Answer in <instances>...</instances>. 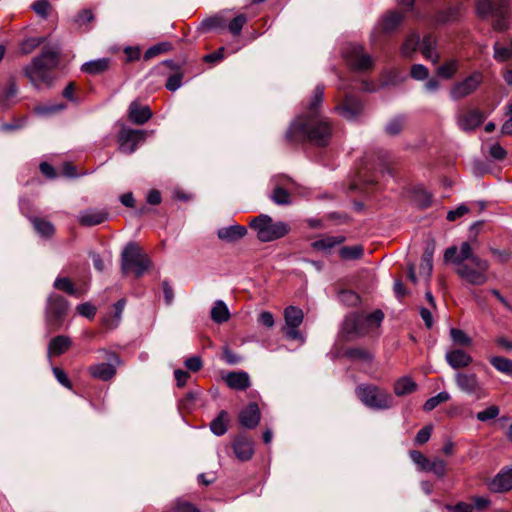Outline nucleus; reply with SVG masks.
<instances>
[{
    "label": "nucleus",
    "instance_id": "f257e3e1",
    "mask_svg": "<svg viewBox=\"0 0 512 512\" xmlns=\"http://www.w3.org/2000/svg\"><path fill=\"white\" fill-rule=\"evenodd\" d=\"M324 98V86L317 85L306 115L297 117L286 132V138L292 143L310 141L316 146H326L332 135L330 122L318 116V107Z\"/></svg>",
    "mask_w": 512,
    "mask_h": 512
},
{
    "label": "nucleus",
    "instance_id": "f03ea898",
    "mask_svg": "<svg viewBox=\"0 0 512 512\" xmlns=\"http://www.w3.org/2000/svg\"><path fill=\"white\" fill-rule=\"evenodd\" d=\"M472 242H462L460 247L451 246L445 250L444 261L455 265V272L459 278L473 286H482L487 283L490 264L488 260L474 253Z\"/></svg>",
    "mask_w": 512,
    "mask_h": 512
},
{
    "label": "nucleus",
    "instance_id": "7ed1b4c3",
    "mask_svg": "<svg viewBox=\"0 0 512 512\" xmlns=\"http://www.w3.org/2000/svg\"><path fill=\"white\" fill-rule=\"evenodd\" d=\"M59 48L49 46L43 48L40 55L34 57L30 64L23 68L25 76L37 89L50 86L52 77L50 72L59 64Z\"/></svg>",
    "mask_w": 512,
    "mask_h": 512
},
{
    "label": "nucleus",
    "instance_id": "20e7f679",
    "mask_svg": "<svg viewBox=\"0 0 512 512\" xmlns=\"http://www.w3.org/2000/svg\"><path fill=\"white\" fill-rule=\"evenodd\" d=\"M384 319V313L377 309L370 314L350 313L343 320L341 334L346 340L365 336L370 330L378 328Z\"/></svg>",
    "mask_w": 512,
    "mask_h": 512
},
{
    "label": "nucleus",
    "instance_id": "39448f33",
    "mask_svg": "<svg viewBox=\"0 0 512 512\" xmlns=\"http://www.w3.org/2000/svg\"><path fill=\"white\" fill-rule=\"evenodd\" d=\"M477 13L482 17L491 15L492 26L495 31H505L509 28L510 0H478Z\"/></svg>",
    "mask_w": 512,
    "mask_h": 512
},
{
    "label": "nucleus",
    "instance_id": "423d86ee",
    "mask_svg": "<svg viewBox=\"0 0 512 512\" xmlns=\"http://www.w3.org/2000/svg\"><path fill=\"white\" fill-rule=\"evenodd\" d=\"M250 227L257 233V238L261 242H271L287 235L290 227L286 222H274L273 219L266 214H261L250 222Z\"/></svg>",
    "mask_w": 512,
    "mask_h": 512
},
{
    "label": "nucleus",
    "instance_id": "0eeeda50",
    "mask_svg": "<svg viewBox=\"0 0 512 512\" xmlns=\"http://www.w3.org/2000/svg\"><path fill=\"white\" fill-rule=\"evenodd\" d=\"M355 393L365 406L375 410H386L394 404L392 395L376 385L361 384Z\"/></svg>",
    "mask_w": 512,
    "mask_h": 512
},
{
    "label": "nucleus",
    "instance_id": "6e6552de",
    "mask_svg": "<svg viewBox=\"0 0 512 512\" xmlns=\"http://www.w3.org/2000/svg\"><path fill=\"white\" fill-rule=\"evenodd\" d=\"M149 258L141 252L135 242H129L121 253V270L123 274L134 271L137 277H141L150 267Z\"/></svg>",
    "mask_w": 512,
    "mask_h": 512
},
{
    "label": "nucleus",
    "instance_id": "1a4fd4ad",
    "mask_svg": "<svg viewBox=\"0 0 512 512\" xmlns=\"http://www.w3.org/2000/svg\"><path fill=\"white\" fill-rule=\"evenodd\" d=\"M69 311L68 301L61 295L52 293L47 298L45 322L51 331L59 330Z\"/></svg>",
    "mask_w": 512,
    "mask_h": 512
},
{
    "label": "nucleus",
    "instance_id": "9d476101",
    "mask_svg": "<svg viewBox=\"0 0 512 512\" xmlns=\"http://www.w3.org/2000/svg\"><path fill=\"white\" fill-rule=\"evenodd\" d=\"M458 389L476 400L488 397L489 393L475 373L458 372L454 376Z\"/></svg>",
    "mask_w": 512,
    "mask_h": 512
},
{
    "label": "nucleus",
    "instance_id": "9b49d317",
    "mask_svg": "<svg viewBox=\"0 0 512 512\" xmlns=\"http://www.w3.org/2000/svg\"><path fill=\"white\" fill-rule=\"evenodd\" d=\"M483 82V74L474 71L463 80L456 82L450 89V97L453 100L463 99L474 93Z\"/></svg>",
    "mask_w": 512,
    "mask_h": 512
},
{
    "label": "nucleus",
    "instance_id": "f8f14e48",
    "mask_svg": "<svg viewBox=\"0 0 512 512\" xmlns=\"http://www.w3.org/2000/svg\"><path fill=\"white\" fill-rule=\"evenodd\" d=\"M285 326L283 332L285 337L289 340H299L304 342V337L299 331V326L303 322V311L295 306H289L284 311Z\"/></svg>",
    "mask_w": 512,
    "mask_h": 512
},
{
    "label": "nucleus",
    "instance_id": "ddd939ff",
    "mask_svg": "<svg viewBox=\"0 0 512 512\" xmlns=\"http://www.w3.org/2000/svg\"><path fill=\"white\" fill-rule=\"evenodd\" d=\"M344 57L347 63L358 71L369 70L374 65L372 57L364 52V47L361 45L352 44L347 46Z\"/></svg>",
    "mask_w": 512,
    "mask_h": 512
},
{
    "label": "nucleus",
    "instance_id": "4468645a",
    "mask_svg": "<svg viewBox=\"0 0 512 512\" xmlns=\"http://www.w3.org/2000/svg\"><path fill=\"white\" fill-rule=\"evenodd\" d=\"M107 363H98L88 368L89 374L96 379L108 381L116 374V366L120 364V358L113 352L103 351Z\"/></svg>",
    "mask_w": 512,
    "mask_h": 512
},
{
    "label": "nucleus",
    "instance_id": "2eb2a0df",
    "mask_svg": "<svg viewBox=\"0 0 512 512\" xmlns=\"http://www.w3.org/2000/svg\"><path fill=\"white\" fill-rule=\"evenodd\" d=\"M146 132L144 130H134L126 126H122L119 135V149L123 153L131 154L136 150L137 144L144 141Z\"/></svg>",
    "mask_w": 512,
    "mask_h": 512
},
{
    "label": "nucleus",
    "instance_id": "dca6fc26",
    "mask_svg": "<svg viewBox=\"0 0 512 512\" xmlns=\"http://www.w3.org/2000/svg\"><path fill=\"white\" fill-rule=\"evenodd\" d=\"M404 14L399 11H389L382 16L378 24L375 26L371 37L376 38L378 32L391 33L393 32L403 21Z\"/></svg>",
    "mask_w": 512,
    "mask_h": 512
},
{
    "label": "nucleus",
    "instance_id": "f3484780",
    "mask_svg": "<svg viewBox=\"0 0 512 512\" xmlns=\"http://www.w3.org/2000/svg\"><path fill=\"white\" fill-rule=\"evenodd\" d=\"M484 120V115L477 109L469 110L467 112L458 113L456 116V122L458 127L465 132L473 131Z\"/></svg>",
    "mask_w": 512,
    "mask_h": 512
},
{
    "label": "nucleus",
    "instance_id": "a211bd4d",
    "mask_svg": "<svg viewBox=\"0 0 512 512\" xmlns=\"http://www.w3.org/2000/svg\"><path fill=\"white\" fill-rule=\"evenodd\" d=\"M272 182L275 186L270 199L277 205H289L291 203L290 193L282 185L292 183V180L286 176H276Z\"/></svg>",
    "mask_w": 512,
    "mask_h": 512
},
{
    "label": "nucleus",
    "instance_id": "6ab92c4d",
    "mask_svg": "<svg viewBox=\"0 0 512 512\" xmlns=\"http://www.w3.org/2000/svg\"><path fill=\"white\" fill-rule=\"evenodd\" d=\"M362 103L353 96H346L344 101L336 107L338 113L346 120H355L362 112Z\"/></svg>",
    "mask_w": 512,
    "mask_h": 512
},
{
    "label": "nucleus",
    "instance_id": "aec40b11",
    "mask_svg": "<svg viewBox=\"0 0 512 512\" xmlns=\"http://www.w3.org/2000/svg\"><path fill=\"white\" fill-rule=\"evenodd\" d=\"M489 490L502 493L512 489V467L502 469L488 484Z\"/></svg>",
    "mask_w": 512,
    "mask_h": 512
},
{
    "label": "nucleus",
    "instance_id": "412c9836",
    "mask_svg": "<svg viewBox=\"0 0 512 512\" xmlns=\"http://www.w3.org/2000/svg\"><path fill=\"white\" fill-rule=\"evenodd\" d=\"M108 213L105 209L88 208L78 214V221L82 226H95L107 220Z\"/></svg>",
    "mask_w": 512,
    "mask_h": 512
},
{
    "label": "nucleus",
    "instance_id": "4be33fe9",
    "mask_svg": "<svg viewBox=\"0 0 512 512\" xmlns=\"http://www.w3.org/2000/svg\"><path fill=\"white\" fill-rule=\"evenodd\" d=\"M445 360L452 369L468 367L472 361V356L462 349H451L445 354Z\"/></svg>",
    "mask_w": 512,
    "mask_h": 512
},
{
    "label": "nucleus",
    "instance_id": "5701e85b",
    "mask_svg": "<svg viewBox=\"0 0 512 512\" xmlns=\"http://www.w3.org/2000/svg\"><path fill=\"white\" fill-rule=\"evenodd\" d=\"M260 416L258 405L250 403L239 413V422L247 429H254L260 422Z\"/></svg>",
    "mask_w": 512,
    "mask_h": 512
},
{
    "label": "nucleus",
    "instance_id": "b1692460",
    "mask_svg": "<svg viewBox=\"0 0 512 512\" xmlns=\"http://www.w3.org/2000/svg\"><path fill=\"white\" fill-rule=\"evenodd\" d=\"M227 386L233 390L243 391L251 386L250 376L245 371H233L224 377Z\"/></svg>",
    "mask_w": 512,
    "mask_h": 512
},
{
    "label": "nucleus",
    "instance_id": "393cba45",
    "mask_svg": "<svg viewBox=\"0 0 512 512\" xmlns=\"http://www.w3.org/2000/svg\"><path fill=\"white\" fill-rule=\"evenodd\" d=\"M72 346V340L70 337L66 335H58L53 337L47 349V354L49 357H56L67 352Z\"/></svg>",
    "mask_w": 512,
    "mask_h": 512
},
{
    "label": "nucleus",
    "instance_id": "a878e982",
    "mask_svg": "<svg viewBox=\"0 0 512 512\" xmlns=\"http://www.w3.org/2000/svg\"><path fill=\"white\" fill-rule=\"evenodd\" d=\"M246 234V227L238 224L222 227L217 231L218 238L228 243H234L242 239Z\"/></svg>",
    "mask_w": 512,
    "mask_h": 512
},
{
    "label": "nucleus",
    "instance_id": "bb28decb",
    "mask_svg": "<svg viewBox=\"0 0 512 512\" xmlns=\"http://www.w3.org/2000/svg\"><path fill=\"white\" fill-rule=\"evenodd\" d=\"M233 450L239 460L247 461L254 453L253 442L247 437L239 436L233 443Z\"/></svg>",
    "mask_w": 512,
    "mask_h": 512
},
{
    "label": "nucleus",
    "instance_id": "cd10ccee",
    "mask_svg": "<svg viewBox=\"0 0 512 512\" xmlns=\"http://www.w3.org/2000/svg\"><path fill=\"white\" fill-rule=\"evenodd\" d=\"M152 117V112L148 106H140L137 102H132L129 106V119L131 122L142 125Z\"/></svg>",
    "mask_w": 512,
    "mask_h": 512
},
{
    "label": "nucleus",
    "instance_id": "c85d7f7f",
    "mask_svg": "<svg viewBox=\"0 0 512 512\" xmlns=\"http://www.w3.org/2000/svg\"><path fill=\"white\" fill-rule=\"evenodd\" d=\"M436 39L431 35H426L421 42V53L425 59L430 60L433 64L438 63L440 55L436 50Z\"/></svg>",
    "mask_w": 512,
    "mask_h": 512
},
{
    "label": "nucleus",
    "instance_id": "c756f323",
    "mask_svg": "<svg viewBox=\"0 0 512 512\" xmlns=\"http://www.w3.org/2000/svg\"><path fill=\"white\" fill-rule=\"evenodd\" d=\"M125 305H126V300L120 299L113 306V308H114L113 314H108L103 318V324L107 329H115L116 327H118V325L121 321V318H122V314H123Z\"/></svg>",
    "mask_w": 512,
    "mask_h": 512
},
{
    "label": "nucleus",
    "instance_id": "7c9ffc66",
    "mask_svg": "<svg viewBox=\"0 0 512 512\" xmlns=\"http://www.w3.org/2000/svg\"><path fill=\"white\" fill-rule=\"evenodd\" d=\"M433 255L434 245H428L422 255L420 264V275L424 276L427 280L430 279L433 270Z\"/></svg>",
    "mask_w": 512,
    "mask_h": 512
},
{
    "label": "nucleus",
    "instance_id": "2f4dec72",
    "mask_svg": "<svg viewBox=\"0 0 512 512\" xmlns=\"http://www.w3.org/2000/svg\"><path fill=\"white\" fill-rule=\"evenodd\" d=\"M211 319L218 324L224 323L229 320L230 312L227 305L222 300L215 301L211 309Z\"/></svg>",
    "mask_w": 512,
    "mask_h": 512
},
{
    "label": "nucleus",
    "instance_id": "473e14b6",
    "mask_svg": "<svg viewBox=\"0 0 512 512\" xmlns=\"http://www.w3.org/2000/svg\"><path fill=\"white\" fill-rule=\"evenodd\" d=\"M109 62L108 58L92 60L84 63L81 70L92 75L100 74L109 68Z\"/></svg>",
    "mask_w": 512,
    "mask_h": 512
},
{
    "label": "nucleus",
    "instance_id": "72a5a7b5",
    "mask_svg": "<svg viewBox=\"0 0 512 512\" xmlns=\"http://www.w3.org/2000/svg\"><path fill=\"white\" fill-rule=\"evenodd\" d=\"M459 69V61L455 58H451L440 65L437 70V76L443 79H451L457 73Z\"/></svg>",
    "mask_w": 512,
    "mask_h": 512
},
{
    "label": "nucleus",
    "instance_id": "f704fd0d",
    "mask_svg": "<svg viewBox=\"0 0 512 512\" xmlns=\"http://www.w3.org/2000/svg\"><path fill=\"white\" fill-rule=\"evenodd\" d=\"M229 415L225 410L219 412L218 416L210 423V429L216 436H222L227 432Z\"/></svg>",
    "mask_w": 512,
    "mask_h": 512
},
{
    "label": "nucleus",
    "instance_id": "c9c22d12",
    "mask_svg": "<svg viewBox=\"0 0 512 512\" xmlns=\"http://www.w3.org/2000/svg\"><path fill=\"white\" fill-rule=\"evenodd\" d=\"M416 383L409 377H402L394 384V393L403 396L416 390Z\"/></svg>",
    "mask_w": 512,
    "mask_h": 512
},
{
    "label": "nucleus",
    "instance_id": "e433bc0d",
    "mask_svg": "<svg viewBox=\"0 0 512 512\" xmlns=\"http://www.w3.org/2000/svg\"><path fill=\"white\" fill-rule=\"evenodd\" d=\"M420 45V36L418 34H410L401 46V54L403 57H410Z\"/></svg>",
    "mask_w": 512,
    "mask_h": 512
},
{
    "label": "nucleus",
    "instance_id": "4c0bfd02",
    "mask_svg": "<svg viewBox=\"0 0 512 512\" xmlns=\"http://www.w3.org/2000/svg\"><path fill=\"white\" fill-rule=\"evenodd\" d=\"M491 365L499 372L506 374L508 376H512V360L501 357V356H493L490 358Z\"/></svg>",
    "mask_w": 512,
    "mask_h": 512
},
{
    "label": "nucleus",
    "instance_id": "58836bf2",
    "mask_svg": "<svg viewBox=\"0 0 512 512\" xmlns=\"http://www.w3.org/2000/svg\"><path fill=\"white\" fill-rule=\"evenodd\" d=\"M343 241H344V237L328 236L323 239L314 241L312 243V247L316 250L327 251V250H330L331 248L335 247L336 245L342 243Z\"/></svg>",
    "mask_w": 512,
    "mask_h": 512
},
{
    "label": "nucleus",
    "instance_id": "ea45409f",
    "mask_svg": "<svg viewBox=\"0 0 512 512\" xmlns=\"http://www.w3.org/2000/svg\"><path fill=\"white\" fill-rule=\"evenodd\" d=\"M449 334L456 345L468 347L472 344V338L461 329L451 328Z\"/></svg>",
    "mask_w": 512,
    "mask_h": 512
},
{
    "label": "nucleus",
    "instance_id": "a19ab883",
    "mask_svg": "<svg viewBox=\"0 0 512 512\" xmlns=\"http://www.w3.org/2000/svg\"><path fill=\"white\" fill-rule=\"evenodd\" d=\"M33 227L35 230L42 236L49 237L54 233V226L51 222L46 221L40 218H33L32 220Z\"/></svg>",
    "mask_w": 512,
    "mask_h": 512
},
{
    "label": "nucleus",
    "instance_id": "79ce46f5",
    "mask_svg": "<svg viewBox=\"0 0 512 512\" xmlns=\"http://www.w3.org/2000/svg\"><path fill=\"white\" fill-rule=\"evenodd\" d=\"M363 248L360 245L345 246L339 251L340 257L345 260H355L363 256Z\"/></svg>",
    "mask_w": 512,
    "mask_h": 512
},
{
    "label": "nucleus",
    "instance_id": "37998d69",
    "mask_svg": "<svg viewBox=\"0 0 512 512\" xmlns=\"http://www.w3.org/2000/svg\"><path fill=\"white\" fill-rule=\"evenodd\" d=\"M450 399V395L448 392H440L437 395L430 397L426 400V402L423 405V409L427 412L432 411L435 409L439 404L444 403Z\"/></svg>",
    "mask_w": 512,
    "mask_h": 512
},
{
    "label": "nucleus",
    "instance_id": "c03bdc74",
    "mask_svg": "<svg viewBox=\"0 0 512 512\" xmlns=\"http://www.w3.org/2000/svg\"><path fill=\"white\" fill-rule=\"evenodd\" d=\"M500 414V409L497 405H490L486 409L479 411L476 418L480 422H488L497 418Z\"/></svg>",
    "mask_w": 512,
    "mask_h": 512
},
{
    "label": "nucleus",
    "instance_id": "a18cd8bd",
    "mask_svg": "<svg viewBox=\"0 0 512 512\" xmlns=\"http://www.w3.org/2000/svg\"><path fill=\"white\" fill-rule=\"evenodd\" d=\"M404 123L403 116H396L387 123L385 130L391 136L398 135L402 131Z\"/></svg>",
    "mask_w": 512,
    "mask_h": 512
},
{
    "label": "nucleus",
    "instance_id": "49530a36",
    "mask_svg": "<svg viewBox=\"0 0 512 512\" xmlns=\"http://www.w3.org/2000/svg\"><path fill=\"white\" fill-rule=\"evenodd\" d=\"M494 59L499 62H504L512 57V51L510 46H501L499 42H496L493 46Z\"/></svg>",
    "mask_w": 512,
    "mask_h": 512
},
{
    "label": "nucleus",
    "instance_id": "de8ad7c7",
    "mask_svg": "<svg viewBox=\"0 0 512 512\" xmlns=\"http://www.w3.org/2000/svg\"><path fill=\"white\" fill-rule=\"evenodd\" d=\"M346 357L352 360L371 361V354L362 348H350L345 351Z\"/></svg>",
    "mask_w": 512,
    "mask_h": 512
},
{
    "label": "nucleus",
    "instance_id": "09e8293b",
    "mask_svg": "<svg viewBox=\"0 0 512 512\" xmlns=\"http://www.w3.org/2000/svg\"><path fill=\"white\" fill-rule=\"evenodd\" d=\"M409 456L413 463L416 464L421 471H428L430 460L420 451L412 450L409 452Z\"/></svg>",
    "mask_w": 512,
    "mask_h": 512
},
{
    "label": "nucleus",
    "instance_id": "8fccbe9b",
    "mask_svg": "<svg viewBox=\"0 0 512 512\" xmlns=\"http://www.w3.org/2000/svg\"><path fill=\"white\" fill-rule=\"evenodd\" d=\"M54 288L62 290L70 295H75L76 290L74 288L73 283L69 278L66 277H58L54 281Z\"/></svg>",
    "mask_w": 512,
    "mask_h": 512
},
{
    "label": "nucleus",
    "instance_id": "3c124183",
    "mask_svg": "<svg viewBox=\"0 0 512 512\" xmlns=\"http://www.w3.org/2000/svg\"><path fill=\"white\" fill-rule=\"evenodd\" d=\"M33 11L41 18H47L51 9V5L47 0H37L32 4Z\"/></svg>",
    "mask_w": 512,
    "mask_h": 512
},
{
    "label": "nucleus",
    "instance_id": "603ef678",
    "mask_svg": "<svg viewBox=\"0 0 512 512\" xmlns=\"http://www.w3.org/2000/svg\"><path fill=\"white\" fill-rule=\"evenodd\" d=\"M247 21V18L244 14L237 15L232 21H230L228 25L229 31L233 35H239L243 29V26L245 25Z\"/></svg>",
    "mask_w": 512,
    "mask_h": 512
},
{
    "label": "nucleus",
    "instance_id": "864d4df0",
    "mask_svg": "<svg viewBox=\"0 0 512 512\" xmlns=\"http://www.w3.org/2000/svg\"><path fill=\"white\" fill-rule=\"evenodd\" d=\"M225 26V19L222 16H213L205 19L202 22V28L206 31L223 28Z\"/></svg>",
    "mask_w": 512,
    "mask_h": 512
},
{
    "label": "nucleus",
    "instance_id": "5fc2aeb1",
    "mask_svg": "<svg viewBox=\"0 0 512 512\" xmlns=\"http://www.w3.org/2000/svg\"><path fill=\"white\" fill-rule=\"evenodd\" d=\"M427 472H433L438 477H444L446 474V463L444 460L436 458L430 461Z\"/></svg>",
    "mask_w": 512,
    "mask_h": 512
},
{
    "label": "nucleus",
    "instance_id": "6e6d98bb",
    "mask_svg": "<svg viewBox=\"0 0 512 512\" xmlns=\"http://www.w3.org/2000/svg\"><path fill=\"white\" fill-rule=\"evenodd\" d=\"M431 194L425 189H418L415 192V201L421 208H427L431 205Z\"/></svg>",
    "mask_w": 512,
    "mask_h": 512
},
{
    "label": "nucleus",
    "instance_id": "4d7b16f0",
    "mask_svg": "<svg viewBox=\"0 0 512 512\" xmlns=\"http://www.w3.org/2000/svg\"><path fill=\"white\" fill-rule=\"evenodd\" d=\"M410 74L413 79L421 81V80H425L428 77L429 71H428L427 67H425L422 64H414L411 67Z\"/></svg>",
    "mask_w": 512,
    "mask_h": 512
},
{
    "label": "nucleus",
    "instance_id": "13d9d810",
    "mask_svg": "<svg viewBox=\"0 0 512 512\" xmlns=\"http://www.w3.org/2000/svg\"><path fill=\"white\" fill-rule=\"evenodd\" d=\"M339 300L349 306H355L359 303V296L353 291H342L339 294Z\"/></svg>",
    "mask_w": 512,
    "mask_h": 512
},
{
    "label": "nucleus",
    "instance_id": "bf43d9fd",
    "mask_svg": "<svg viewBox=\"0 0 512 512\" xmlns=\"http://www.w3.org/2000/svg\"><path fill=\"white\" fill-rule=\"evenodd\" d=\"M42 38H29L21 43L20 49L23 54L31 53L42 43Z\"/></svg>",
    "mask_w": 512,
    "mask_h": 512
},
{
    "label": "nucleus",
    "instance_id": "052dcab7",
    "mask_svg": "<svg viewBox=\"0 0 512 512\" xmlns=\"http://www.w3.org/2000/svg\"><path fill=\"white\" fill-rule=\"evenodd\" d=\"M431 433H432V426L431 425H427V426L423 427L422 429H420L418 431V433H417V435H416V437L414 439V442L417 445L425 444L430 439Z\"/></svg>",
    "mask_w": 512,
    "mask_h": 512
},
{
    "label": "nucleus",
    "instance_id": "680f3d73",
    "mask_svg": "<svg viewBox=\"0 0 512 512\" xmlns=\"http://www.w3.org/2000/svg\"><path fill=\"white\" fill-rule=\"evenodd\" d=\"M173 510L174 512H200L193 504L181 499L175 501Z\"/></svg>",
    "mask_w": 512,
    "mask_h": 512
},
{
    "label": "nucleus",
    "instance_id": "e2e57ef3",
    "mask_svg": "<svg viewBox=\"0 0 512 512\" xmlns=\"http://www.w3.org/2000/svg\"><path fill=\"white\" fill-rule=\"evenodd\" d=\"M506 115L508 119L503 123L501 133L502 135H512V103L506 105Z\"/></svg>",
    "mask_w": 512,
    "mask_h": 512
},
{
    "label": "nucleus",
    "instance_id": "0e129e2a",
    "mask_svg": "<svg viewBox=\"0 0 512 512\" xmlns=\"http://www.w3.org/2000/svg\"><path fill=\"white\" fill-rule=\"evenodd\" d=\"M489 155L494 160L500 161L506 157L507 152L499 143H494L489 148Z\"/></svg>",
    "mask_w": 512,
    "mask_h": 512
},
{
    "label": "nucleus",
    "instance_id": "69168bd1",
    "mask_svg": "<svg viewBox=\"0 0 512 512\" xmlns=\"http://www.w3.org/2000/svg\"><path fill=\"white\" fill-rule=\"evenodd\" d=\"M165 86L170 91H176L179 89L182 86V74L175 73L169 76Z\"/></svg>",
    "mask_w": 512,
    "mask_h": 512
},
{
    "label": "nucleus",
    "instance_id": "338daca9",
    "mask_svg": "<svg viewBox=\"0 0 512 512\" xmlns=\"http://www.w3.org/2000/svg\"><path fill=\"white\" fill-rule=\"evenodd\" d=\"M468 212H469V207L466 206L465 204H461L456 209L450 210L447 213V217L446 218H447L448 221H455L458 218H460V217L464 216L465 214H467Z\"/></svg>",
    "mask_w": 512,
    "mask_h": 512
},
{
    "label": "nucleus",
    "instance_id": "774afa93",
    "mask_svg": "<svg viewBox=\"0 0 512 512\" xmlns=\"http://www.w3.org/2000/svg\"><path fill=\"white\" fill-rule=\"evenodd\" d=\"M446 509L450 512H473L474 506L467 502H458L455 505H446Z\"/></svg>",
    "mask_w": 512,
    "mask_h": 512
}]
</instances>
